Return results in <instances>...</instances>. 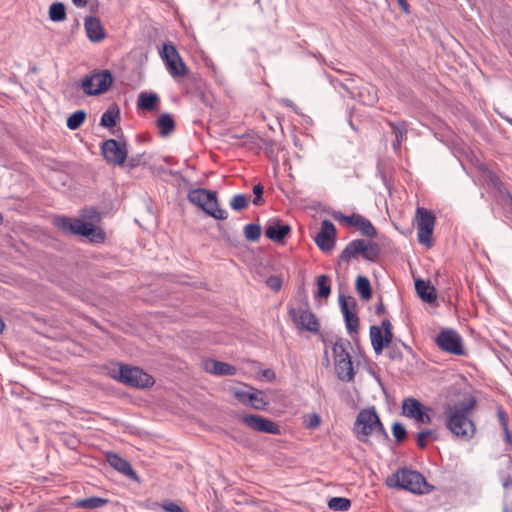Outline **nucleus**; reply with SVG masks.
I'll return each mask as SVG.
<instances>
[{
    "label": "nucleus",
    "mask_w": 512,
    "mask_h": 512,
    "mask_svg": "<svg viewBox=\"0 0 512 512\" xmlns=\"http://www.w3.org/2000/svg\"><path fill=\"white\" fill-rule=\"evenodd\" d=\"M350 345L349 341H345L342 338L337 339L332 347L334 362L340 361L341 358H351L347 351V346Z\"/></svg>",
    "instance_id": "obj_35"
},
{
    "label": "nucleus",
    "mask_w": 512,
    "mask_h": 512,
    "mask_svg": "<svg viewBox=\"0 0 512 512\" xmlns=\"http://www.w3.org/2000/svg\"><path fill=\"white\" fill-rule=\"evenodd\" d=\"M370 339L375 353L379 355L385 347L389 346L393 338L388 337L379 326L372 325L370 327Z\"/></svg>",
    "instance_id": "obj_24"
},
{
    "label": "nucleus",
    "mask_w": 512,
    "mask_h": 512,
    "mask_svg": "<svg viewBox=\"0 0 512 512\" xmlns=\"http://www.w3.org/2000/svg\"><path fill=\"white\" fill-rule=\"evenodd\" d=\"M338 303L344 317L347 332L350 335L358 333L359 317L356 313L357 302L355 298L340 294L338 297Z\"/></svg>",
    "instance_id": "obj_15"
},
{
    "label": "nucleus",
    "mask_w": 512,
    "mask_h": 512,
    "mask_svg": "<svg viewBox=\"0 0 512 512\" xmlns=\"http://www.w3.org/2000/svg\"><path fill=\"white\" fill-rule=\"evenodd\" d=\"M82 216L90 220V223L84 222L80 219H71L66 216H57L53 219V224L64 234L67 235H80L87 237L90 241L95 243H102L105 240V233L94 226L92 222L100 220V214L94 207L86 208L83 210Z\"/></svg>",
    "instance_id": "obj_2"
},
{
    "label": "nucleus",
    "mask_w": 512,
    "mask_h": 512,
    "mask_svg": "<svg viewBox=\"0 0 512 512\" xmlns=\"http://www.w3.org/2000/svg\"><path fill=\"white\" fill-rule=\"evenodd\" d=\"M359 255L368 262H376L380 257V247L378 243L371 240L354 239L340 253L336 269H340L343 264L348 265L351 260L357 259Z\"/></svg>",
    "instance_id": "obj_3"
},
{
    "label": "nucleus",
    "mask_w": 512,
    "mask_h": 512,
    "mask_svg": "<svg viewBox=\"0 0 512 512\" xmlns=\"http://www.w3.org/2000/svg\"><path fill=\"white\" fill-rule=\"evenodd\" d=\"M72 3L78 8H83L87 6L88 0H72Z\"/></svg>",
    "instance_id": "obj_56"
},
{
    "label": "nucleus",
    "mask_w": 512,
    "mask_h": 512,
    "mask_svg": "<svg viewBox=\"0 0 512 512\" xmlns=\"http://www.w3.org/2000/svg\"><path fill=\"white\" fill-rule=\"evenodd\" d=\"M291 228L279 219H270L265 227V236L274 241L282 242L290 233Z\"/></svg>",
    "instance_id": "obj_20"
},
{
    "label": "nucleus",
    "mask_w": 512,
    "mask_h": 512,
    "mask_svg": "<svg viewBox=\"0 0 512 512\" xmlns=\"http://www.w3.org/2000/svg\"><path fill=\"white\" fill-rule=\"evenodd\" d=\"M4 327H5V324H4V322H3V319L0 317V333H2V332H3Z\"/></svg>",
    "instance_id": "obj_61"
},
{
    "label": "nucleus",
    "mask_w": 512,
    "mask_h": 512,
    "mask_svg": "<svg viewBox=\"0 0 512 512\" xmlns=\"http://www.w3.org/2000/svg\"><path fill=\"white\" fill-rule=\"evenodd\" d=\"M288 312L293 323L298 329L314 333L319 331V322L314 313L309 309L307 303H304L297 308L289 307Z\"/></svg>",
    "instance_id": "obj_12"
},
{
    "label": "nucleus",
    "mask_w": 512,
    "mask_h": 512,
    "mask_svg": "<svg viewBox=\"0 0 512 512\" xmlns=\"http://www.w3.org/2000/svg\"><path fill=\"white\" fill-rule=\"evenodd\" d=\"M355 288L363 300L367 301L371 298L372 288L367 277L359 275L356 278Z\"/></svg>",
    "instance_id": "obj_32"
},
{
    "label": "nucleus",
    "mask_w": 512,
    "mask_h": 512,
    "mask_svg": "<svg viewBox=\"0 0 512 512\" xmlns=\"http://www.w3.org/2000/svg\"><path fill=\"white\" fill-rule=\"evenodd\" d=\"M188 201L201 208L208 216L216 220H226L228 213L219 207L217 193L205 188H196L188 192Z\"/></svg>",
    "instance_id": "obj_6"
},
{
    "label": "nucleus",
    "mask_w": 512,
    "mask_h": 512,
    "mask_svg": "<svg viewBox=\"0 0 512 512\" xmlns=\"http://www.w3.org/2000/svg\"><path fill=\"white\" fill-rule=\"evenodd\" d=\"M111 376L117 381L135 388H150L155 383L154 378L143 369L126 364H120L117 369H113Z\"/></svg>",
    "instance_id": "obj_7"
},
{
    "label": "nucleus",
    "mask_w": 512,
    "mask_h": 512,
    "mask_svg": "<svg viewBox=\"0 0 512 512\" xmlns=\"http://www.w3.org/2000/svg\"><path fill=\"white\" fill-rule=\"evenodd\" d=\"M275 140L271 138H260V147H262L269 158H274L275 156Z\"/></svg>",
    "instance_id": "obj_42"
},
{
    "label": "nucleus",
    "mask_w": 512,
    "mask_h": 512,
    "mask_svg": "<svg viewBox=\"0 0 512 512\" xmlns=\"http://www.w3.org/2000/svg\"><path fill=\"white\" fill-rule=\"evenodd\" d=\"M107 462L111 467L125 475L129 479L139 482V477L136 471L132 468V465L129 461L121 457L119 454L115 452H108L106 454Z\"/></svg>",
    "instance_id": "obj_19"
},
{
    "label": "nucleus",
    "mask_w": 512,
    "mask_h": 512,
    "mask_svg": "<svg viewBox=\"0 0 512 512\" xmlns=\"http://www.w3.org/2000/svg\"><path fill=\"white\" fill-rule=\"evenodd\" d=\"M241 421L244 423L247 427L264 433L274 434L278 435L280 434V428L279 426L266 418H263L259 415H243L241 416Z\"/></svg>",
    "instance_id": "obj_18"
},
{
    "label": "nucleus",
    "mask_w": 512,
    "mask_h": 512,
    "mask_svg": "<svg viewBox=\"0 0 512 512\" xmlns=\"http://www.w3.org/2000/svg\"><path fill=\"white\" fill-rule=\"evenodd\" d=\"M49 19L53 22H62L66 19V8L62 2H54L50 5Z\"/></svg>",
    "instance_id": "obj_36"
},
{
    "label": "nucleus",
    "mask_w": 512,
    "mask_h": 512,
    "mask_svg": "<svg viewBox=\"0 0 512 512\" xmlns=\"http://www.w3.org/2000/svg\"><path fill=\"white\" fill-rule=\"evenodd\" d=\"M269 404L263 391L251 388L250 403L248 406L256 410H265Z\"/></svg>",
    "instance_id": "obj_31"
},
{
    "label": "nucleus",
    "mask_w": 512,
    "mask_h": 512,
    "mask_svg": "<svg viewBox=\"0 0 512 512\" xmlns=\"http://www.w3.org/2000/svg\"><path fill=\"white\" fill-rule=\"evenodd\" d=\"M397 2L404 13H409V4L407 0H397Z\"/></svg>",
    "instance_id": "obj_55"
},
{
    "label": "nucleus",
    "mask_w": 512,
    "mask_h": 512,
    "mask_svg": "<svg viewBox=\"0 0 512 512\" xmlns=\"http://www.w3.org/2000/svg\"><path fill=\"white\" fill-rule=\"evenodd\" d=\"M401 414L412 419L416 425L430 424L432 422L431 412L433 409L424 405L414 397L404 398L401 406Z\"/></svg>",
    "instance_id": "obj_10"
},
{
    "label": "nucleus",
    "mask_w": 512,
    "mask_h": 512,
    "mask_svg": "<svg viewBox=\"0 0 512 512\" xmlns=\"http://www.w3.org/2000/svg\"><path fill=\"white\" fill-rule=\"evenodd\" d=\"M496 414H497L498 422L502 428V431L508 430L509 429V424H508L509 418H508L507 412L505 411V409L503 408L502 405H497Z\"/></svg>",
    "instance_id": "obj_43"
},
{
    "label": "nucleus",
    "mask_w": 512,
    "mask_h": 512,
    "mask_svg": "<svg viewBox=\"0 0 512 512\" xmlns=\"http://www.w3.org/2000/svg\"><path fill=\"white\" fill-rule=\"evenodd\" d=\"M85 119L86 112L77 110L68 117L66 125L70 130H76L84 123Z\"/></svg>",
    "instance_id": "obj_39"
},
{
    "label": "nucleus",
    "mask_w": 512,
    "mask_h": 512,
    "mask_svg": "<svg viewBox=\"0 0 512 512\" xmlns=\"http://www.w3.org/2000/svg\"><path fill=\"white\" fill-rule=\"evenodd\" d=\"M387 486L406 490L414 494H423L428 492V483L425 477L418 471L400 468L386 480Z\"/></svg>",
    "instance_id": "obj_5"
},
{
    "label": "nucleus",
    "mask_w": 512,
    "mask_h": 512,
    "mask_svg": "<svg viewBox=\"0 0 512 512\" xmlns=\"http://www.w3.org/2000/svg\"><path fill=\"white\" fill-rule=\"evenodd\" d=\"M161 507L165 512H186L177 503L170 500L163 501Z\"/></svg>",
    "instance_id": "obj_49"
},
{
    "label": "nucleus",
    "mask_w": 512,
    "mask_h": 512,
    "mask_svg": "<svg viewBox=\"0 0 512 512\" xmlns=\"http://www.w3.org/2000/svg\"><path fill=\"white\" fill-rule=\"evenodd\" d=\"M435 220L431 211L422 207L416 209L417 237L420 244L431 246Z\"/></svg>",
    "instance_id": "obj_11"
},
{
    "label": "nucleus",
    "mask_w": 512,
    "mask_h": 512,
    "mask_svg": "<svg viewBox=\"0 0 512 512\" xmlns=\"http://www.w3.org/2000/svg\"><path fill=\"white\" fill-rule=\"evenodd\" d=\"M504 442L506 444L505 451H509L512 448V433L510 429L503 431Z\"/></svg>",
    "instance_id": "obj_53"
},
{
    "label": "nucleus",
    "mask_w": 512,
    "mask_h": 512,
    "mask_svg": "<svg viewBox=\"0 0 512 512\" xmlns=\"http://www.w3.org/2000/svg\"><path fill=\"white\" fill-rule=\"evenodd\" d=\"M251 388L249 387V390H235L234 392L235 398L245 406H248L250 403Z\"/></svg>",
    "instance_id": "obj_45"
},
{
    "label": "nucleus",
    "mask_w": 512,
    "mask_h": 512,
    "mask_svg": "<svg viewBox=\"0 0 512 512\" xmlns=\"http://www.w3.org/2000/svg\"><path fill=\"white\" fill-rule=\"evenodd\" d=\"M318 291L315 298H328L331 294V279L328 275L322 274L317 278Z\"/></svg>",
    "instance_id": "obj_34"
},
{
    "label": "nucleus",
    "mask_w": 512,
    "mask_h": 512,
    "mask_svg": "<svg viewBox=\"0 0 512 512\" xmlns=\"http://www.w3.org/2000/svg\"><path fill=\"white\" fill-rule=\"evenodd\" d=\"M282 103L286 106V107H290L292 108L294 111H296V106L294 105L293 101L290 100V99H283L282 100Z\"/></svg>",
    "instance_id": "obj_57"
},
{
    "label": "nucleus",
    "mask_w": 512,
    "mask_h": 512,
    "mask_svg": "<svg viewBox=\"0 0 512 512\" xmlns=\"http://www.w3.org/2000/svg\"><path fill=\"white\" fill-rule=\"evenodd\" d=\"M229 205L231 209L234 211L243 210L248 207L249 198L247 195L242 193L236 194L231 198Z\"/></svg>",
    "instance_id": "obj_40"
},
{
    "label": "nucleus",
    "mask_w": 512,
    "mask_h": 512,
    "mask_svg": "<svg viewBox=\"0 0 512 512\" xmlns=\"http://www.w3.org/2000/svg\"><path fill=\"white\" fill-rule=\"evenodd\" d=\"M113 83L112 73L105 70L92 72L82 80L81 87L86 95L95 96L105 93Z\"/></svg>",
    "instance_id": "obj_9"
},
{
    "label": "nucleus",
    "mask_w": 512,
    "mask_h": 512,
    "mask_svg": "<svg viewBox=\"0 0 512 512\" xmlns=\"http://www.w3.org/2000/svg\"><path fill=\"white\" fill-rule=\"evenodd\" d=\"M334 219L345 223L347 226L357 228L361 235L370 239L375 238L377 235V230L372 222L361 214L353 213L351 215H344L342 213H337L334 215Z\"/></svg>",
    "instance_id": "obj_16"
},
{
    "label": "nucleus",
    "mask_w": 512,
    "mask_h": 512,
    "mask_svg": "<svg viewBox=\"0 0 512 512\" xmlns=\"http://www.w3.org/2000/svg\"><path fill=\"white\" fill-rule=\"evenodd\" d=\"M381 330L388 336V337H391L393 338V333H392V324L390 322L389 319H384L382 322H381V326H380Z\"/></svg>",
    "instance_id": "obj_52"
},
{
    "label": "nucleus",
    "mask_w": 512,
    "mask_h": 512,
    "mask_svg": "<svg viewBox=\"0 0 512 512\" xmlns=\"http://www.w3.org/2000/svg\"><path fill=\"white\" fill-rule=\"evenodd\" d=\"M159 55L174 80L179 81L180 78L188 75L189 69L172 43H164L162 49L159 50Z\"/></svg>",
    "instance_id": "obj_8"
},
{
    "label": "nucleus",
    "mask_w": 512,
    "mask_h": 512,
    "mask_svg": "<svg viewBox=\"0 0 512 512\" xmlns=\"http://www.w3.org/2000/svg\"><path fill=\"white\" fill-rule=\"evenodd\" d=\"M476 403L475 397L470 395L444 407V425L455 438L469 441L475 436L476 424L470 415Z\"/></svg>",
    "instance_id": "obj_1"
},
{
    "label": "nucleus",
    "mask_w": 512,
    "mask_h": 512,
    "mask_svg": "<svg viewBox=\"0 0 512 512\" xmlns=\"http://www.w3.org/2000/svg\"><path fill=\"white\" fill-rule=\"evenodd\" d=\"M392 434L396 442L401 443L407 438V430L400 422H395L392 425Z\"/></svg>",
    "instance_id": "obj_41"
},
{
    "label": "nucleus",
    "mask_w": 512,
    "mask_h": 512,
    "mask_svg": "<svg viewBox=\"0 0 512 512\" xmlns=\"http://www.w3.org/2000/svg\"><path fill=\"white\" fill-rule=\"evenodd\" d=\"M353 431L360 442L366 443L368 437L375 433L378 436L388 440L389 436L386 432L374 407L361 410L354 423Z\"/></svg>",
    "instance_id": "obj_4"
},
{
    "label": "nucleus",
    "mask_w": 512,
    "mask_h": 512,
    "mask_svg": "<svg viewBox=\"0 0 512 512\" xmlns=\"http://www.w3.org/2000/svg\"><path fill=\"white\" fill-rule=\"evenodd\" d=\"M253 194H254V198H253V204L254 205H257V206H260L264 203V199L262 197L263 195V191H264V187L262 186V184L258 183L256 185L253 186Z\"/></svg>",
    "instance_id": "obj_46"
},
{
    "label": "nucleus",
    "mask_w": 512,
    "mask_h": 512,
    "mask_svg": "<svg viewBox=\"0 0 512 512\" xmlns=\"http://www.w3.org/2000/svg\"><path fill=\"white\" fill-rule=\"evenodd\" d=\"M511 464H512V460H511Z\"/></svg>",
    "instance_id": "obj_64"
},
{
    "label": "nucleus",
    "mask_w": 512,
    "mask_h": 512,
    "mask_svg": "<svg viewBox=\"0 0 512 512\" xmlns=\"http://www.w3.org/2000/svg\"><path fill=\"white\" fill-rule=\"evenodd\" d=\"M321 423V418L317 413H312L308 415L307 419H305V427L308 429H315Z\"/></svg>",
    "instance_id": "obj_48"
},
{
    "label": "nucleus",
    "mask_w": 512,
    "mask_h": 512,
    "mask_svg": "<svg viewBox=\"0 0 512 512\" xmlns=\"http://www.w3.org/2000/svg\"><path fill=\"white\" fill-rule=\"evenodd\" d=\"M438 439L439 435L434 429H423L416 434V443L420 449L427 447L428 440L437 441Z\"/></svg>",
    "instance_id": "obj_33"
},
{
    "label": "nucleus",
    "mask_w": 512,
    "mask_h": 512,
    "mask_svg": "<svg viewBox=\"0 0 512 512\" xmlns=\"http://www.w3.org/2000/svg\"><path fill=\"white\" fill-rule=\"evenodd\" d=\"M368 96H369L370 104H373L374 102H376V101H377V95H376V93L371 94L370 92H368Z\"/></svg>",
    "instance_id": "obj_60"
},
{
    "label": "nucleus",
    "mask_w": 512,
    "mask_h": 512,
    "mask_svg": "<svg viewBox=\"0 0 512 512\" xmlns=\"http://www.w3.org/2000/svg\"><path fill=\"white\" fill-rule=\"evenodd\" d=\"M502 205L507 216L512 217V194L510 192H506V196L502 199Z\"/></svg>",
    "instance_id": "obj_51"
},
{
    "label": "nucleus",
    "mask_w": 512,
    "mask_h": 512,
    "mask_svg": "<svg viewBox=\"0 0 512 512\" xmlns=\"http://www.w3.org/2000/svg\"><path fill=\"white\" fill-rule=\"evenodd\" d=\"M158 101L159 97L156 93L141 92L138 96V107L151 111L155 108Z\"/></svg>",
    "instance_id": "obj_30"
},
{
    "label": "nucleus",
    "mask_w": 512,
    "mask_h": 512,
    "mask_svg": "<svg viewBox=\"0 0 512 512\" xmlns=\"http://www.w3.org/2000/svg\"><path fill=\"white\" fill-rule=\"evenodd\" d=\"M263 374H264V376H265V377H267L269 380H272V379H274V378H275L274 373H273L271 370H269V369H268V370H265Z\"/></svg>",
    "instance_id": "obj_59"
},
{
    "label": "nucleus",
    "mask_w": 512,
    "mask_h": 512,
    "mask_svg": "<svg viewBox=\"0 0 512 512\" xmlns=\"http://www.w3.org/2000/svg\"><path fill=\"white\" fill-rule=\"evenodd\" d=\"M328 508L333 511H348L351 507V501L345 497H332L328 503Z\"/></svg>",
    "instance_id": "obj_38"
},
{
    "label": "nucleus",
    "mask_w": 512,
    "mask_h": 512,
    "mask_svg": "<svg viewBox=\"0 0 512 512\" xmlns=\"http://www.w3.org/2000/svg\"><path fill=\"white\" fill-rule=\"evenodd\" d=\"M84 28L87 38L91 42H101L106 38L105 29L98 17L87 16L84 19Z\"/></svg>",
    "instance_id": "obj_21"
},
{
    "label": "nucleus",
    "mask_w": 512,
    "mask_h": 512,
    "mask_svg": "<svg viewBox=\"0 0 512 512\" xmlns=\"http://www.w3.org/2000/svg\"><path fill=\"white\" fill-rule=\"evenodd\" d=\"M101 153L108 164L123 165L127 159L126 141L107 139L101 144Z\"/></svg>",
    "instance_id": "obj_13"
},
{
    "label": "nucleus",
    "mask_w": 512,
    "mask_h": 512,
    "mask_svg": "<svg viewBox=\"0 0 512 512\" xmlns=\"http://www.w3.org/2000/svg\"><path fill=\"white\" fill-rule=\"evenodd\" d=\"M437 346L453 355L462 356L465 355L463 348V342L460 334L453 329H443L436 337Z\"/></svg>",
    "instance_id": "obj_14"
},
{
    "label": "nucleus",
    "mask_w": 512,
    "mask_h": 512,
    "mask_svg": "<svg viewBox=\"0 0 512 512\" xmlns=\"http://www.w3.org/2000/svg\"><path fill=\"white\" fill-rule=\"evenodd\" d=\"M387 125L391 128L392 133L395 135V140L392 143L393 150L398 152L402 143L407 139L408 122L401 120L397 122L387 121Z\"/></svg>",
    "instance_id": "obj_23"
},
{
    "label": "nucleus",
    "mask_w": 512,
    "mask_h": 512,
    "mask_svg": "<svg viewBox=\"0 0 512 512\" xmlns=\"http://www.w3.org/2000/svg\"><path fill=\"white\" fill-rule=\"evenodd\" d=\"M262 228L259 224L249 223L244 226L243 234L247 241L256 242L260 239Z\"/></svg>",
    "instance_id": "obj_37"
},
{
    "label": "nucleus",
    "mask_w": 512,
    "mask_h": 512,
    "mask_svg": "<svg viewBox=\"0 0 512 512\" xmlns=\"http://www.w3.org/2000/svg\"><path fill=\"white\" fill-rule=\"evenodd\" d=\"M108 503V499L101 498L97 496L85 498V499H78L75 501L74 506L76 508H82V509H96L103 507Z\"/></svg>",
    "instance_id": "obj_28"
},
{
    "label": "nucleus",
    "mask_w": 512,
    "mask_h": 512,
    "mask_svg": "<svg viewBox=\"0 0 512 512\" xmlns=\"http://www.w3.org/2000/svg\"><path fill=\"white\" fill-rule=\"evenodd\" d=\"M206 372L219 376H233L237 372V368L229 363L208 359L204 362Z\"/></svg>",
    "instance_id": "obj_22"
},
{
    "label": "nucleus",
    "mask_w": 512,
    "mask_h": 512,
    "mask_svg": "<svg viewBox=\"0 0 512 512\" xmlns=\"http://www.w3.org/2000/svg\"><path fill=\"white\" fill-rule=\"evenodd\" d=\"M415 289L419 297L426 303H433L436 300V292L433 286H430L422 279L415 281Z\"/></svg>",
    "instance_id": "obj_26"
},
{
    "label": "nucleus",
    "mask_w": 512,
    "mask_h": 512,
    "mask_svg": "<svg viewBox=\"0 0 512 512\" xmlns=\"http://www.w3.org/2000/svg\"><path fill=\"white\" fill-rule=\"evenodd\" d=\"M335 371L337 377L344 382H351L354 379L355 372L353 369L351 358H341L340 361L335 362Z\"/></svg>",
    "instance_id": "obj_25"
},
{
    "label": "nucleus",
    "mask_w": 512,
    "mask_h": 512,
    "mask_svg": "<svg viewBox=\"0 0 512 512\" xmlns=\"http://www.w3.org/2000/svg\"><path fill=\"white\" fill-rule=\"evenodd\" d=\"M375 312L377 315H383L386 313V308H385V305L383 304L382 300L380 299V301L378 303H376L375 305Z\"/></svg>",
    "instance_id": "obj_54"
},
{
    "label": "nucleus",
    "mask_w": 512,
    "mask_h": 512,
    "mask_svg": "<svg viewBox=\"0 0 512 512\" xmlns=\"http://www.w3.org/2000/svg\"><path fill=\"white\" fill-rule=\"evenodd\" d=\"M159 134L161 136H168L175 129V121L168 113H163L157 120Z\"/></svg>",
    "instance_id": "obj_29"
},
{
    "label": "nucleus",
    "mask_w": 512,
    "mask_h": 512,
    "mask_svg": "<svg viewBox=\"0 0 512 512\" xmlns=\"http://www.w3.org/2000/svg\"><path fill=\"white\" fill-rule=\"evenodd\" d=\"M144 155H145L144 153H140V154L131 156L127 162L128 167L130 169H134L136 167L146 164V161L144 160Z\"/></svg>",
    "instance_id": "obj_47"
},
{
    "label": "nucleus",
    "mask_w": 512,
    "mask_h": 512,
    "mask_svg": "<svg viewBox=\"0 0 512 512\" xmlns=\"http://www.w3.org/2000/svg\"><path fill=\"white\" fill-rule=\"evenodd\" d=\"M400 345L406 349H409L411 350V348L409 346H407L405 343L401 342Z\"/></svg>",
    "instance_id": "obj_62"
},
{
    "label": "nucleus",
    "mask_w": 512,
    "mask_h": 512,
    "mask_svg": "<svg viewBox=\"0 0 512 512\" xmlns=\"http://www.w3.org/2000/svg\"><path fill=\"white\" fill-rule=\"evenodd\" d=\"M387 354L388 357L393 361H401L403 358V353L401 351L400 346L397 343H390L388 347Z\"/></svg>",
    "instance_id": "obj_44"
},
{
    "label": "nucleus",
    "mask_w": 512,
    "mask_h": 512,
    "mask_svg": "<svg viewBox=\"0 0 512 512\" xmlns=\"http://www.w3.org/2000/svg\"><path fill=\"white\" fill-rule=\"evenodd\" d=\"M3 222V216L2 214L0 213V224Z\"/></svg>",
    "instance_id": "obj_63"
},
{
    "label": "nucleus",
    "mask_w": 512,
    "mask_h": 512,
    "mask_svg": "<svg viewBox=\"0 0 512 512\" xmlns=\"http://www.w3.org/2000/svg\"><path fill=\"white\" fill-rule=\"evenodd\" d=\"M336 232V227L330 220L322 221L320 231L314 236V241L322 252L328 253L334 249Z\"/></svg>",
    "instance_id": "obj_17"
},
{
    "label": "nucleus",
    "mask_w": 512,
    "mask_h": 512,
    "mask_svg": "<svg viewBox=\"0 0 512 512\" xmlns=\"http://www.w3.org/2000/svg\"><path fill=\"white\" fill-rule=\"evenodd\" d=\"M503 486H504V488H508L509 486H512V478L509 475L503 481Z\"/></svg>",
    "instance_id": "obj_58"
},
{
    "label": "nucleus",
    "mask_w": 512,
    "mask_h": 512,
    "mask_svg": "<svg viewBox=\"0 0 512 512\" xmlns=\"http://www.w3.org/2000/svg\"><path fill=\"white\" fill-rule=\"evenodd\" d=\"M267 286L273 291H279L282 286V280L278 276H270L266 280Z\"/></svg>",
    "instance_id": "obj_50"
},
{
    "label": "nucleus",
    "mask_w": 512,
    "mask_h": 512,
    "mask_svg": "<svg viewBox=\"0 0 512 512\" xmlns=\"http://www.w3.org/2000/svg\"><path fill=\"white\" fill-rule=\"evenodd\" d=\"M120 117V109L114 104L110 106L101 116L100 126L111 129L116 126L117 120Z\"/></svg>",
    "instance_id": "obj_27"
}]
</instances>
